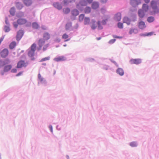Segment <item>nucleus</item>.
Instances as JSON below:
<instances>
[{
    "mask_svg": "<svg viewBox=\"0 0 159 159\" xmlns=\"http://www.w3.org/2000/svg\"><path fill=\"white\" fill-rule=\"evenodd\" d=\"M28 62H25L23 60H20L17 63L16 66L17 68H21L23 67H26L28 65Z\"/></svg>",
    "mask_w": 159,
    "mask_h": 159,
    "instance_id": "f257e3e1",
    "label": "nucleus"
},
{
    "mask_svg": "<svg viewBox=\"0 0 159 159\" xmlns=\"http://www.w3.org/2000/svg\"><path fill=\"white\" fill-rule=\"evenodd\" d=\"M151 7L153 10L155 14L159 12V9L157 7V3L155 1H152L151 2Z\"/></svg>",
    "mask_w": 159,
    "mask_h": 159,
    "instance_id": "f03ea898",
    "label": "nucleus"
},
{
    "mask_svg": "<svg viewBox=\"0 0 159 159\" xmlns=\"http://www.w3.org/2000/svg\"><path fill=\"white\" fill-rule=\"evenodd\" d=\"M9 53L8 50L7 48L4 49L0 52L1 57L3 58L7 57Z\"/></svg>",
    "mask_w": 159,
    "mask_h": 159,
    "instance_id": "7ed1b4c3",
    "label": "nucleus"
},
{
    "mask_svg": "<svg viewBox=\"0 0 159 159\" xmlns=\"http://www.w3.org/2000/svg\"><path fill=\"white\" fill-rule=\"evenodd\" d=\"M141 3L140 0H130V4L133 7H135Z\"/></svg>",
    "mask_w": 159,
    "mask_h": 159,
    "instance_id": "20e7f679",
    "label": "nucleus"
},
{
    "mask_svg": "<svg viewBox=\"0 0 159 159\" xmlns=\"http://www.w3.org/2000/svg\"><path fill=\"white\" fill-rule=\"evenodd\" d=\"M66 60V57L63 56H59L54 59V60L57 62L63 61Z\"/></svg>",
    "mask_w": 159,
    "mask_h": 159,
    "instance_id": "39448f33",
    "label": "nucleus"
},
{
    "mask_svg": "<svg viewBox=\"0 0 159 159\" xmlns=\"http://www.w3.org/2000/svg\"><path fill=\"white\" fill-rule=\"evenodd\" d=\"M130 62L131 64H138L141 62V60L140 59H132L130 61Z\"/></svg>",
    "mask_w": 159,
    "mask_h": 159,
    "instance_id": "423d86ee",
    "label": "nucleus"
},
{
    "mask_svg": "<svg viewBox=\"0 0 159 159\" xmlns=\"http://www.w3.org/2000/svg\"><path fill=\"white\" fill-rule=\"evenodd\" d=\"M45 41L43 39H40L38 41V45L39 47L38 48L39 50H40L42 47L45 45Z\"/></svg>",
    "mask_w": 159,
    "mask_h": 159,
    "instance_id": "0eeeda50",
    "label": "nucleus"
},
{
    "mask_svg": "<svg viewBox=\"0 0 159 159\" xmlns=\"http://www.w3.org/2000/svg\"><path fill=\"white\" fill-rule=\"evenodd\" d=\"M23 34V32L22 30H20L17 33L16 36V39L19 40L22 37Z\"/></svg>",
    "mask_w": 159,
    "mask_h": 159,
    "instance_id": "6e6552de",
    "label": "nucleus"
},
{
    "mask_svg": "<svg viewBox=\"0 0 159 159\" xmlns=\"http://www.w3.org/2000/svg\"><path fill=\"white\" fill-rule=\"evenodd\" d=\"M138 27L141 29H143L145 28L146 25L144 22L142 21L139 22L138 24Z\"/></svg>",
    "mask_w": 159,
    "mask_h": 159,
    "instance_id": "1a4fd4ad",
    "label": "nucleus"
},
{
    "mask_svg": "<svg viewBox=\"0 0 159 159\" xmlns=\"http://www.w3.org/2000/svg\"><path fill=\"white\" fill-rule=\"evenodd\" d=\"M27 22V20L25 19L21 18L17 20V23L18 24L23 25L25 24Z\"/></svg>",
    "mask_w": 159,
    "mask_h": 159,
    "instance_id": "9d476101",
    "label": "nucleus"
},
{
    "mask_svg": "<svg viewBox=\"0 0 159 159\" xmlns=\"http://www.w3.org/2000/svg\"><path fill=\"white\" fill-rule=\"evenodd\" d=\"M139 30L136 28H131L130 29L129 32V34H136L138 32Z\"/></svg>",
    "mask_w": 159,
    "mask_h": 159,
    "instance_id": "9b49d317",
    "label": "nucleus"
},
{
    "mask_svg": "<svg viewBox=\"0 0 159 159\" xmlns=\"http://www.w3.org/2000/svg\"><path fill=\"white\" fill-rule=\"evenodd\" d=\"M138 14L139 16L141 18H143L144 16V12L142 10H139L138 11Z\"/></svg>",
    "mask_w": 159,
    "mask_h": 159,
    "instance_id": "f8f14e48",
    "label": "nucleus"
},
{
    "mask_svg": "<svg viewBox=\"0 0 159 159\" xmlns=\"http://www.w3.org/2000/svg\"><path fill=\"white\" fill-rule=\"evenodd\" d=\"M35 51L30 50L28 52V56L30 57L31 58V59L32 60H34V58L33 57V56L34 55Z\"/></svg>",
    "mask_w": 159,
    "mask_h": 159,
    "instance_id": "ddd939ff",
    "label": "nucleus"
},
{
    "mask_svg": "<svg viewBox=\"0 0 159 159\" xmlns=\"http://www.w3.org/2000/svg\"><path fill=\"white\" fill-rule=\"evenodd\" d=\"M117 73L120 76H122L124 74V71L121 68H119L116 70Z\"/></svg>",
    "mask_w": 159,
    "mask_h": 159,
    "instance_id": "4468645a",
    "label": "nucleus"
},
{
    "mask_svg": "<svg viewBox=\"0 0 159 159\" xmlns=\"http://www.w3.org/2000/svg\"><path fill=\"white\" fill-rule=\"evenodd\" d=\"M99 6V3L98 2H93L92 5V7L93 9H96L98 8Z\"/></svg>",
    "mask_w": 159,
    "mask_h": 159,
    "instance_id": "2eb2a0df",
    "label": "nucleus"
},
{
    "mask_svg": "<svg viewBox=\"0 0 159 159\" xmlns=\"http://www.w3.org/2000/svg\"><path fill=\"white\" fill-rule=\"evenodd\" d=\"M123 22L124 23H126L127 25H129L130 23V20L128 17H125L123 19Z\"/></svg>",
    "mask_w": 159,
    "mask_h": 159,
    "instance_id": "dca6fc26",
    "label": "nucleus"
},
{
    "mask_svg": "<svg viewBox=\"0 0 159 159\" xmlns=\"http://www.w3.org/2000/svg\"><path fill=\"white\" fill-rule=\"evenodd\" d=\"M12 68V66L11 65H7L5 66L4 68L3 71L5 72L9 71Z\"/></svg>",
    "mask_w": 159,
    "mask_h": 159,
    "instance_id": "f3484780",
    "label": "nucleus"
},
{
    "mask_svg": "<svg viewBox=\"0 0 159 159\" xmlns=\"http://www.w3.org/2000/svg\"><path fill=\"white\" fill-rule=\"evenodd\" d=\"M115 18L117 21H119L121 19V14L118 13L116 14L115 16Z\"/></svg>",
    "mask_w": 159,
    "mask_h": 159,
    "instance_id": "a211bd4d",
    "label": "nucleus"
},
{
    "mask_svg": "<svg viewBox=\"0 0 159 159\" xmlns=\"http://www.w3.org/2000/svg\"><path fill=\"white\" fill-rule=\"evenodd\" d=\"M53 5L54 7L57 8L58 10H61L62 8L61 5L57 2L54 3Z\"/></svg>",
    "mask_w": 159,
    "mask_h": 159,
    "instance_id": "6ab92c4d",
    "label": "nucleus"
},
{
    "mask_svg": "<svg viewBox=\"0 0 159 159\" xmlns=\"http://www.w3.org/2000/svg\"><path fill=\"white\" fill-rule=\"evenodd\" d=\"M71 14L72 15L74 16H77L79 14V12L76 9H74L72 11Z\"/></svg>",
    "mask_w": 159,
    "mask_h": 159,
    "instance_id": "aec40b11",
    "label": "nucleus"
},
{
    "mask_svg": "<svg viewBox=\"0 0 159 159\" xmlns=\"http://www.w3.org/2000/svg\"><path fill=\"white\" fill-rule=\"evenodd\" d=\"M142 9L144 11L147 12L149 9V7L147 5L144 4L143 5Z\"/></svg>",
    "mask_w": 159,
    "mask_h": 159,
    "instance_id": "412c9836",
    "label": "nucleus"
},
{
    "mask_svg": "<svg viewBox=\"0 0 159 159\" xmlns=\"http://www.w3.org/2000/svg\"><path fill=\"white\" fill-rule=\"evenodd\" d=\"M23 2L24 4L27 6H30L32 3L31 0H24Z\"/></svg>",
    "mask_w": 159,
    "mask_h": 159,
    "instance_id": "4be33fe9",
    "label": "nucleus"
},
{
    "mask_svg": "<svg viewBox=\"0 0 159 159\" xmlns=\"http://www.w3.org/2000/svg\"><path fill=\"white\" fill-rule=\"evenodd\" d=\"M44 39L46 40H48L50 38V35L48 33H45L43 35Z\"/></svg>",
    "mask_w": 159,
    "mask_h": 159,
    "instance_id": "5701e85b",
    "label": "nucleus"
},
{
    "mask_svg": "<svg viewBox=\"0 0 159 159\" xmlns=\"http://www.w3.org/2000/svg\"><path fill=\"white\" fill-rule=\"evenodd\" d=\"M95 22L96 21L95 20H92L91 22L92 25H91V28L93 30L95 29L97 27V25L95 24Z\"/></svg>",
    "mask_w": 159,
    "mask_h": 159,
    "instance_id": "b1692460",
    "label": "nucleus"
},
{
    "mask_svg": "<svg viewBox=\"0 0 159 159\" xmlns=\"http://www.w3.org/2000/svg\"><path fill=\"white\" fill-rule=\"evenodd\" d=\"M90 19L89 17H85L84 18V24L85 25H88L90 23Z\"/></svg>",
    "mask_w": 159,
    "mask_h": 159,
    "instance_id": "393cba45",
    "label": "nucleus"
},
{
    "mask_svg": "<svg viewBox=\"0 0 159 159\" xmlns=\"http://www.w3.org/2000/svg\"><path fill=\"white\" fill-rule=\"evenodd\" d=\"M16 7L17 9L20 10L23 8V6L21 3L18 2L16 3Z\"/></svg>",
    "mask_w": 159,
    "mask_h": 159,
    "instance_id": "a878e982",
    "label": "nucleus"
},
{
    "mask_svg": "<svg viewBox=\"0 0 159 159\" xmlns=\"http://www.w3.org/2000/svg\"><path fill=\"white\" fill-rule=\"evenodd\" d=\"M16 43L15 42H12L10 44L9 47L10 49H12L16 46Z\"/></svg>",
    "mask_w": 159,
    "mask_h": 159,
    "instance_id": "bb28decb",
    "label": "nucleus"
},
{
    "mask_svg": "<svg viewBox=\"0 0 159 159\" xmlns=\"http://www.w3.org/2000/svg\"><path fill=\"white\" fill-rule=\"evenodd\" d=\"M10 12L11 15L14 16L15 13V8L14 7H11L10 10Z\"/></svg>",
    "mask_w": 159,
    "mask_h": 159,
    "instance_id": "cd10ccee",
    "label": "nucleus"
},
{
    "mask_svg": "<svg viewBox=\"0 0 159 159\" xmlns=\"http://www.w3.org/2000/svg\"><path fill=\"white\" fill-rule=\"evenodd\" d=\"M91 8L89 7H87L85 9L84 12L85 13H89L90 12Z\"/></svg>",
    "mask_w": 159,
    "mask_h": 159,
    "instance_id": "c85d7f7f",
    "label": "nucleus"
},
{
    "mask_svg": "<svg viewBox=\"0 0 159 159\" xmlns=\"http://www.w3.org/2000/svg\"><path fill=\"white\" fill-rule=\"evenodd\" d=\"M32 26L33 28L34 29H38L39 27V25L36 22L33 23Z\"/></svg>",
    "mask_w": 159,
    "mask_h": 159,
    "instance_id": "c756f323",
    "label": "nucleus"
},
{
    "mask_svg": "<svg viewBox=\"0 0 159 159\" xmlns=\"http://www.w3.org/2000/svg\"><path fill=\"white\" fill-rule=\"evenodd\" d=\"M154 20V18L153 16H150L148 18L147 21L149 23L153 21Z\"/></svg>",
    "mask_w": 159,
    "mask_h": 159,
    "instance_id": "7c9ffc66",
    "label": "nucleus"
},
{
    "mask_svg": "<svg viewBox=\"0 0 159 159\" xmlns=\"http://www.w3.org/2000/svg\"><path fill=\"white\" fill-rule=\"evenodd\" d=\"M36 48V45L35 43H33L30 47V50L35 51Z\"/></svg>",
    "mask_w": 159,
    "mask_h": 159,
    "instance_id": "2f4dec72",
    "label": "nucleus"
},
{
    "mask_svg": "<svg viewBox=\"0 0 159 159\" xmlns=\"http://www.w3.org/2000/svg\"><path fill=\"white\" fill-rule=\"evenodd\" d=\"M70 11V10L69 8H64L63 9V12L65 14L69 13Z\"/></svg>",
    "mask_w": 159,
    "mask_h": 159,
    "instance_id": "473e14b6",
    "label": "nucleus"
},
{
    "mask_svg": "<svg viewBox=\"0 0 159 159\" xmlns=\"http://www.w3.org/2000/svg\"><path fill=\"white\" fill-rule=\"evenodd\" d=\"M84 15L83 14H80L79 16V20L80 21H82L85 18Z\"/></svg>",
    "mask_w": 159,
    "mask_h": 159,
    "instance_id": "72a5a7b5",
    "label": "nucleus"
},
{
    "mask_svg": "<svg viewBox=\"0 0 159 159\" xmlns=\"http://www.w3.org/2000/svg\"><path fill=\"white\" fill-rule=\"evenodd\" d=\"M80 4L81 6H86L87 5V3L86 1L84 0H82L80 2Z\"/></svg>",
    "mask_w": 159,
    "mask_h": 159,
    "instance_id": "f704fd0d",
    "label": "nucleus"
},
{
    "mask_svg": "<svg viewBox=\"0 0 159 159\" xmlns=\"http://www.w3.org/2000/svg\"><path fill=\"white\" fill-rule=\"evenodd\" d=\"M49 46V44H45L44 45H43V51H45L47 48Z\"/></svg>",
    "mask_w": 159,
    "mask_h": 159,
    "instance_id": "c9c22d12",
    "label": "nucleus"
},
{
    "mask_svg": "<svg viewBox=\"0 0 159 159\" xmlns=\"http://www.w3.org/2000/svg\"><path fill=\"white\" fill-rule=\"evenodd\" d=\"M50 59L49 57H45V58L42 59L40 61V62H42L47 60H48Z\"/></svg>",
    "mask_w": 159,
    "mask_h": 159,
    "instance_id": "e433bc0d",
    "label": "nucleus"
},
{
    "mask_svg": "<svg viewBox=\"0 0 159 159\" xmlns=\"http://www.w3.org/2000/svg\"><path fill=\"white\" fill-rule=\"evenodd\" d=\"M38 77L39 80L40 81L42 82L43 81V79L41 77V76L40 74H38Z\"/></svg>",
    "mask_w": 159,
    "mask_h": 159,
    "instance_id": "4c0bfd02",
    "label": "nucleus"
},
{
    "mask_svg": "<svg viewBox=\"0 0 159 159\" xmlns=\"http://www.w3.org/2000/svg\"><path fill=\"white\" fill-rule=\"evenodd\" d=\"M130 145L132 147H135L137 146V144L135 142H132L130 143Z\"/></svg>",
    "mask_w": 159,
    "mask_h": 159,
    "instance_id": "58836bf2",
    "label": "nucleus"
},
{
    "mask_svg": "<svg viewBox=\"0 0 159 159\" xmlns=\"http://www.w3.org/2000/svg\"><path fill=\"white\" fill-rule=\"evenodd\" d=\"M118 27L120 29H122L123 28V24L122 23L119 22L118 23Z\"/></svg>",
    "mask_w": 159,
    "mask_h": 159,
    "instance_id": "ea45409f",
    "label": "nucleus"
},
{
    "mask_svg": "<svg viewBox=\"0 0 159 159\" xmlns=\"http://www.w3.org/2000/svg\"><path fill=\"white\" fill-rule=\"evenodd\" d=\"M4 30L6 32H8L10 30V28L7 26H6L4 27Z\"/></svg>",
    "mask_w": 159,
    "mask_h": 159,
    "instance_id": "a19ab883",
    "label": "nucleus"
},
{
    "mask_svg": "<svg viewBox=\"0 0 159 159\" xmlns=\"http://www.w3.org/2000/svg\"><path fill=\"white\" fill-rule=\"evenodd\" d=\"M69 37L68 35L66 34H64L62 36V38L64 39H66Z\"/></svg>",
    "mask_w": 159,
    "mask_h": 159,
    "instance_id": "79ce46f5",
    "label": "nucleus"
},
{
    "mask_svg": "<svg viewBox=\"0 0 159 159\" xmlns=\"http://www.w3.org/2000/svg\"><path fill=\"white\" fill-rule=\"evenodd\" d=\"M100 23V21H99L98 22V28L99 29H102V27L101 26Z\"/></svg>",
    "mask_w": 159,
    "mask_h": 159,
    "instance_id": "37998d69",
    "label": "nucleus"
},
{
    "mask_svg": "<svg viewBox=\"0 0 159 159\" xmlns=\"http://www.w3.org/2000/svg\"><path fill=\"white\" fill-rule=\"evenodd\" d=\"M153 32H151L148 33L146 34L143 35H142L144 36H151L153 34Z\"/></svg>",
    "mask_w": 159,
    "mask_h": 159,
    "instance_id": "c03bdc74",
    "label": "nucleus"
},
{
    "mask_svg": "<svg viewBox=\"0 0 159 159\" xmlns=\"http://www.w3.org/2000/svg\"><path fill=\"white\" fill-rule=\"evenodd\" d=\"M116 40L115 39H111L109 41V43H111V44L115 42V41H116Z\"/></svg>",
    "mask_w": 159,
    "mask_h": 159,
    "instance_id": "a18cd8bd",
    "label": "nucleus"
},
{
    "mask_svg": "<svg viewBox=\"0 0 159 159\" xmlns=\"http://www.w3.org/2000/svg\"><path fill=\"white\" fill-rule=\"evenodd\" d=\"M17 71V69L15 68L12 69L11 71V72L12 73H16Z\"/></svg>",
    "mask_w": 159,
    "mask_h": 159,
    "instance_id": "49530a36",
    "label": "nucleus"
},
{
    "mask_svg": "<svg viewBox=\"0 0 159 159\" xmlns=\"http://www.w3.org/2000/svg\"><path fill=\"white\" fill-rule=\"evenodd\" d=\"M13 25H14V27L15 28H16L17 27L18 25V24H17L16 22H14L13 23Z\"/></svg>",
    "mask_w": 159,
    "mask_h": 159,
    "instance_id": "de8ad7c7",
    "label": "nucleus"
},
{
    "mask_svg": "<svg viewBox=\"0 0 159 159\" xmlns=\"http://www.w3.org/2000/svg\"><path fill=\"white\" fill-rule=\"evenodd\" d=\"M107 20V19L105 20H102V24L103 25H105L106 24V21Z\"/></svg>",
    "mask_w": 159,
    "mask_h": 159,
    "instance_id": "09e8293b",
    "label": "nucleus"
},
{
    "mask_svg": "<svg viewBox=\"0 0 159 159\" xmlns=\"http://www.w3.org/2000/svg\"><path fill=\"white\" fill-rule=\"evenodd\" d=\"M23 73V72L20 71L16 75V76H19L20 75H22Z\"/></svg>",
    "mask_w": 159,
    "mask_h": 159,
    "instance_id": "8fccbe9b",
    "label": "nucleus"
},
{
    "mask_svg": "<svg viewBox=\"0 0 159 159\" xmlns=\"http://www.w3.org/2000/svg\"><path fill=\"white\" fill-rule=\"evenodd\" d=\"M113 37L116 38H118V39H121L122 38L121 37H120V36H117L115 35H113Z\"/></svg>",
    "mask_w": 159,
    "mask_h": 159,
    "instance_id": "3c124183",
    "label": "nucleus"
},
{
    "mask_svg": "<svg viewBox=\"0 0 159 159\" xmlns=\"http://www.w3.org/2000/svg\"><path fill=\"white\" fill-rule=\"evenodd\" d=\"M107 0H101V1L102 3H105L107 2Z\"/></svg>",
    "mask_w": 159,
    "mask_h": 159,
    "instance_id": "603ef678",
    "label": "nucleus"
},
{
    "mask_svg": "<svg viewBox=\"0 0 159 159\" xmlns=\"http://www.w3.org/2000/svg\"><path fill=\"white\" fill-rule=\"evenodd\" d=\"M49 128L52 132V125H50L49 126Z\"/></svg>",
    "mask_w": 159,
    "mask_h": 159,
    "instance_id": "864d4df0",
    "label": "nucleus"
},
{
    "mask_svg": "<svg viewBox=\"0 0 159 159\" xmlns=\"http://www.w3.org/2000/svg\"><path fill=\"white\" fill-rule=\"evenodd\" d=\"M42 29H43L44 30H45L46 29V27L44 26H42Z\"/></svg>",
    "mask_w": 159,
    "mask_h": 159,
    "instance_id": "5fc2aeb1",
    "label": "nucleus"
},
{
    "mask_svg": "<svg viewBox=\"0 0 159 159\" xmlns=\"http://www.w3.org/2000/svg\"><path fill=\"white\" fill-rule=\"evenodd\" d=\"M145 2L146 3H148L150 1V0H144Z\"/></svg>",
    "mask_w": 159,
    "mask_h": 159,
    "instance_id": "6e6d98bb",
    "label": "nucleus"
},
{
    "mask_svg": "<svg viewBox=\"0 0 159 159\" xmlns=\"http://www.w3.org/2000/svg\"><path fill=\"white\" fill-rule=\"evenodd\" d=\"M88 2L89 3H91L92 2V0H87Z\"/></svg>",
    "mask_w": 159,
    "mask_h": 159,
    "instance_id": "4d7b16f0",
    "label": "nucleus"
},
{
    "mask_svg": "<svg viewBox=\"0 0 159 159\" xmlns=\"http://www.w3.org/2000/svg\"><path fill=\"white\" fill-rule=\"evenodd\" d=\"M101 39V37L98 38H97V40H100Z\"/></svg>",
    "mask_w": 159,
    "mask_h": 159,
    "instance_id": "13d9d810",
    "label": "nucleus"
},
{
    "mask_svg": "<svg viewBox=\"0 0 159 159\" xmlns=\"http://www.w3.org/2000/svg\"><path fill=\"white\" fill-rule=\"evenodd\" d=\"M64 3L65 4H66V3H67V2H66V0H64Z\"/></svg>",
    "mask_w": 159,
    "mask_h": 159,
    "instance_id": "bf43d9fd",
    "label": "nucleus"
},
{
    "mask_svg": "<svg viewBox=\"0 0 159 159\" xmlns=\"http://www.w3.org/2000/svg\"><path fill=\"white\" fill-rule=\"evenodd\" d=\"M1 74L2 75H4V72H1Z\"/></svg>",
    "mask_w": 159,
    "mask_h": 159,
    "instance_id": "052dcab7",
    "label": "nucleus"
},
{
    "mask_svg": "<svg viewBox=\"0 0 159 159\" xmlns=\"http://www.w3.org/2000/svg\"><path fill=\"white\" fill-rule=\"evenodd\" d=\"M67 25H66V30H68V28H67Z\"/></svg>",
    "mask_w": 159,
    "mask_h": 159,
    "instance_id": "680f3d73",
    "label": "nucleus"
},
{
    "mask_svg": "<svg viewBox=\"0 0 159 159\" xmlns=\"http://www.w3.org/2000/svg\"><path fill=\"white\" fill-rule=\"evenodd\" d=\"M69 40V39H67V40H66L65 41H68V40Z\"/></svg>",
    "mask_w": 159,
    "mask_h": 159,
    "instance_id": "e2e57ef3",
    "label": "nucleus"
},
{
    "mask_svg": "<svg viewBox=\"0 0 159 159\" xmlns=\"http://www.w3.org/2000/svg\"><path fill=\"white\" fill-rule=\"evenodd\" d=\"M7 60L8 62H9V60H8H8Z\"/></svg>",
    "mask_w": 159,
    "mask_h": 159,
    "instance_id": "0e129e2a",
    "label": "nucleus"
},
{
    "mask_svg": "<svg viewBox=\"0 0 159 159\" xmlns=\"http://www.w3.org/2000/svg\"><path fill=\"white\" fill-rule=\"evenodd\" d=\"M66 46V45H64V46Z\"/></svg>",
    "mask_w": 159,
    "mask_h": 159,
    "instance_id": "69168bd1",
    "label": "nucleus"
}]
</instances>
